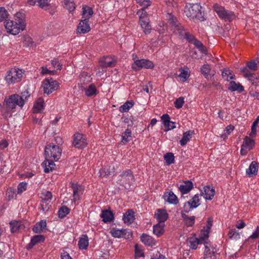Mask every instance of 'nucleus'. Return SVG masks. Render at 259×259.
<instances>
[{"instance_id":"f257e3e1","label":"nucleus","mask_w":259,"mask_h":259,"mask_svg":"<svg viewBox=\"0 0 259 259\" xmlns=\"http://www.w3.org/2000/svg\"><path fill=\"white\" fill-rule=\"evenodd\" d=\"M166 20L167 21V26H169L174 33L178 35L179 37L181 38L186 39L189 42L194 44L198 49L203 48L202 43L196 39L192 34L188 32L174 15L171 13H167L166 15Z\"/></svg>"},{"instance_id":"f03ea898","label":"nucleus","mask_w":259,"mask_h":259,"mask_svg":"<svg viewBox=\"0 0 259 259\" xmlns=\"http://www.w3.org/2000/svg\"><path fill=\"white\" fill-rule=\"evenodd\" d=\"M6 106L2 109V115L7 119L8 117L12 116V114L14 112L13 110L17 105L20 107L24 106V102L20 100L19 95L18 94H14L10 96L6 101Z\"/></svg>"},{"instance_id":"7ed1b4c3","label":"nucleus","mask_w":259,"mask_h":259,"mask_svg":"<svg viewBox=\"0 0 259 259\" xmlns=\"http://www.w3.org/2000/svg\"><path fill=\"white\" fill-rule=\"evenodd\" d=\"M201 6L198 4H189L185 7L184 13L188 17L203 21L205 18L204 13L201 11Z\"/></svg>"},{"instance_id":"20e7f679","label":"nucleus","mask_w":259,"mask_h":259,"mask_svg":"<svg viewBox=\"0 0 259 259\" xmlns=\"http://www.w3.org/2000/svg\"><path fill=\"white\" fill-rule=\"evenodd\" d=\"M213 9L219 17L225 21L230 22L235 18V15L233 12L226 10L223 7L218 4H215L213 5Z\"/></svg>"},{"instance_id":"39448f33","label":"nucleus","mask_w":259,"mask_h":259,"mask_svg":"<svg viewBox=\"0 0 259 259\" xmlns=\"http://www.w3.org/2000/svg\"><path fill=\"white\" fill-rule=\"evenodd\" d=\"M62 150L57 145H48L46 147L45 154L46 158H51L55 161L59 160L61 157Z\"/></svg>"},{"instance_id":"423d86ee","label":"nucleus","mask_w":259,"mask_h":259,"mask_svg":"<svg viewBox=\"0 0 259 259\" xmlns=\"http://www.w3.org/2000/svg\"><path fill=\"white\" fill-rule=\"evenodd\" d=\"M23 74L22 70L15 68H12L7 72L5 79L9 84H14L21 80Z\"/></svg>"},{"instance_id":"0eeeda50","label":"nucleus","mask_w":259,"mask_h":259,"mask_svg":"<svg viewBox=\"0 0 259 259\" xmlns=\"http://www.w3.org/2000/svg\"><path fill=\"white\" fill-rule=\"evenodd\" d=\"M52 194L50 191H45L42 192L40 203V209L44 212H47L51 207Z\"/></svg>"},{"instance_id":"6e6552de","label":"nucleus","mask_w":259,"mask_h":259,"mask_svg":"<svg viewBox=\"0 0 259 259\" xmlns=\"http://www.w3.org/2000/svg\"><path fill=\"white\" fill-rule=\"evenodd\" d=\"M59 84L52 78H47L42 82V87L44 88V93L49 94L57 90Z\"/></svg>"},{"instance_id":"1a4fd4ad","label":"nucleus","mask_w":259,"mask_h":259,"mask_svg":"<svg viewBox=\"0 0 259 259\" xmlns=\"http://www.w3.org/2000/svg\"><path fill=\"white\" fill-rule=\"evenodd\" d=\"M132 67L134 70L138 71L143 68L152 69L154 68V65L152 61L143 59L135 60Z\"/></svg>"},{"instance_id":"9d476101","label":"nucleus","mask_w":259,"mask_h":259,"mask_svg":"<svg viewBox=\"0 0 259 259\" xmlns=\"http://www.w3.org/2000/svg\"><path fill=\"white\" fill-rule=\"evenodd\" d=\"M110 233L114 238H124L129 239L132 237V233L129 230L125 229H118L117 228H111Z\"/></svg>"},{"instance_id":"9b49d317","label":"nucleus","mask_w":259,"mask_h":259,"mask_svg":"<svg viewBox=\"0 0 259 259\" xmlns=\"http://www.w3.org/2000/svg\"><path fill=\"white\" fill-rule=\"evenodd\" d=\"M241 71L243 73V76L251 82V83L257 86L259 85V75L251 73L247 68H242L240 69Z\"/></svg>"},{"instance_id":"f8f14e48","label":"nucleus","mask_w":259,"mask_h":259,"mask_svg":"<svg viewBox=\"0 0 259 259\" xmlns=\"http://www.w3.org/2000/svg\"><path fill=\"white\" fill-rule=\"evenodd\" d=\"M5 26L7 32L13 35H16L22 30L18 24L13 20L6 21L5 22Z\"/></svg>"},{"instance_id":"ddd939ff","label":"nucleus","mask_w":259,"mask_h":259,"mask_svg":"<svg viewBox=\"0 0 259 259\" xmlns=\"http://www.w3.org/2000/svg\"><path fill=\"white\" fill-rule=\"evenodd\" d=\"M200 204L199 196L198 194H196L191 199L185 204L184 209L185 212H188L190 209L196 208Z\"/></svg>"},{"instance_id":"4468645a","label":"nucleus","mask_w":259,"mask_h":259,"mask_svg":"<svg viewBox=\"0 0 259 259\" xmlns=\"http://www.w3.org/2000/svg\"><path fill=\"white\" fill-rule=\"evenodd\" d=\"M72 144L75 148H83L87 145V143L82 134L76 133L74 135Z\"/></svg>"},{"instance_id":"2eb2a0df","label":"nucleus","mask_w":259,"mask_h":259,"mask_svg":"<svg viewBox=\"0 0 259 259\" xmlns=\"http://www.w3.org/2000/svg\"><path fill=\"white\" fill-rule=\"evenodd\" d=\"M70 184L73 190V200L74 202H75L76 200L79 199L80 196L82 194L84 191V188L77 183L71 182Z\"/></svg>"},{"instance_id":"dca6fc26","label":"nucleus","mask_w":259,"mask_h":259,"mask_svg":"<svg viewBox=\"0 0 259 259\" xmlns=\"http://www.w3.org/2000/svg\"><path fill=\"white\" fill-rule=\"evenodd\" d=\"M119 177L120 178L118 181H119L120 183H130L133 182L134 180V177L130 169H127L122 171Z\"/></svg>"},{"instance_id":"f3484780","label":"nucleus","mask_w":259,"mask_h":259,"mask_svg":"<svg viewBox=\"0 0 259 259\" xmlns=\"http://www.w3.org/2000/svg\"><path fill=\"white\" fill-rule=\"evenodd\" d=\"M154 216L158 223L164 224L167 220L168 214L165 209L159 208L156 210Z\"/></svg>"},{"instance_id":"a211bd4d","label":"nucleus","mask_w":259,"mask_h":259,"mask_svg":"<svg viewBox=\"0 0 259 259\" xmlns=\"http://www.w3.org/2000/svg\"><path fill=\"white\" fill-rule=\"evenodd\" d=\"M25 14L22 12L17 13L14 16V21L18 24L22 30L25 28Z\"/></svg>"},{"instance_id":"6ab92c4d","label":"nucleus","mask_w":259,"mask_h":259,"mask_svg":"<svg viewBox=\"0 0 259 259\" xmlns=\"http://www.w3.org/2000/svg\"><path fill=\"white\" fill-rule=\"evenodd\" d=\"M214 189L209 186L204 187L203 190L201 191V195L207 200H211L214 195Z\"/></svg>"},{"instance_id":"aec40b11","label":"nucleus","mask_w":259,"mask_h":259,"mask_svg":"<svg viewBox=\"0 0 259 259\" xmlns=\"http://www.w3.org/2000/svg\"><path fill=\"white\" fill-rule=\"evenodd\" d=\"M91 28L89 24V20L86 19L82 20L78 26L77 31L79 33H86L90 31Z\"/></svg>"},{"instance_id":"412c9836","label":"nucleus","mask_w":259,"mask_h":259,"mask_svg":"<svg viewBox=\"0 0 259 259\" xmlns=\"http://www.w3.org/2000/svg\"><path fill=\"white\" fill-rule=\"evenodd\" d=\"M161 119L165 127L166 131H169L176 127V122L170 120V117L168 114H164L161 117Z\"/></svg>"},{"instance_id":"4be33fe9","label":"nucleus","mask_w":259,"mask_h":259,"mask_svg":"<svg viewBox=\"0 0 259 259\" xmlns=\"http://www.w3.org/2000/svg\"><path fill=\"white\" fill-rule=\"evenodd\" d=\"M54 161H55V160H53V159L51 158H46V160L42 162V166L46 173H48L55 169L56 164Z\"/></svg>"},{"instance_id":"5701e85b","label":"nucleus","mask_w":259,"mask_h":259,"mask_svg":"<svg viewBox=\"0 0 259 259\" xmlns=\"http://www.w3.org/2000/svg\"><path fill=\"white\" fill-rule=\"evenodd\" d=\"M135 220V212L133 209H128L123 215L122 220L127 225H131Z\"/></svg>"},{"instance_id":"b1692460","label":"nucleus","mask_w":259,"mask_h":259,"mask_svg":"<svg viewBox=\"0 0 259 259\" xmlns=\"http://www.w3.org/2000/svg\"><path fill=\"white\" fill-rule=\"evenodd\" d=\"M163 197L165 201L170 204H177L179 202L177 197L172 191L165 192Z\"/></svg>"},{"instance_id":"393cba45","label":"nucleus","mask_w":259,"mask_h":259,"mask_svg":"<svg viewBox=\"0 0 259 259\" xmlns=\"http://www.w3.org/2000/svg\"><path fill=\"white\" fill-rule=\"evenodd\" d=\"M45 237L42 235H36L33 236L30 240V242L27 245V248L31 249L34 245L39 243L43 242L45 241Z\"/></svg>"},{"instance_id":"a878e982","label":"nucleus","mask_w":259,"mask_h":259,"mask_svg":"<svg viewBox=\"0 0 259 259\" xmlns=\"http://www.w3.org/2000/svg\"><path fill=\"white\" fill-rule=\"evenodd\" d=\"M100 217L104 223L111 222L114 220V215L112 212L107 209L102 210Z\"/></svg>"},{"instance_id":"bb28decb","label":"nucleus","mask_w":259,"mask_h":259,"mask_svg":"<svg viewBox=\"0 0 259 259\" xmlns=\"http://www.w3.org/2000/svg\"><path fill=\"white\" fill-rule=\"evenodd\" d=\"M257 170L258 163L255 161H252L249 168L246 169V172L249 177H253L257 174Z\"/></svg>"},{"instance_id":"cd10ccee","label":"nucleus","mask_w":259,"mask_h":259,"mask_svg":"<svg viewBox=\"0 0 259 259\" xmlns=\"http://www.w3.org/2000/svg\"><path fill=\"white\" fill-rule=\"evenodd\" d=\"M193 188V184L192 182L188 181L184 182L182 184L180 185L179 187V190L182 194H184L190 192Z\"/></svg>"},{"instance_id":"c85d7f7f","label":"nucleus","mask_w":259,"mask_h":259,"mask_svg":"<svg viewBox=\"0 0 259 259\" xmlns=\"http://www.w3.org/2000/svg\"><path fill=\"white\" fill-rule=\"evenodd\" d=\"M141 241L146 245L152 246L155 245V240L150 235L143 233L141 237Z\"/></svg>"},{"instance_id":"c756f323","label":"nucleus","mask_w":259,"mask_h":259,"mask_svg":"<svg viewBox=\"0 0 259 259\" xmlns=\"http://www.w3.org/2000/svg\"><path fill=\"white\" fill-rule=\"evenodd\" d=\"M100 65L103 68L112 67L114 64L113 59L110 56L104 57L99 61Z\"/></svg>"},{"instance_id":"7c9ffc66","label":"nucleus","mask_w":259,"mask_h":259,"mask_svg":"<svg viewBox=\"0 0 259 259\" xmlns=\"http://www.w3.org/2000/svg\"><path fill=\"white\" fill-rule=\"evenodd\" d=\"M11 231L16 233L23 230L25 228L21 221H14L10 223Z\"/></svg>"},{"instance_id":"2f4dec72","label":"nucleus","mask_w":259,"mask_h":259,"mask_svg":"<svg viewBox=\"0 0 259 259\" xmlns=\"http://www.w3.org/2000/svg\"><path fill=\"white\" fill-rule=\"evenodd\" d=\"M47 227V223L45 220H41L37 223L32 229L33 232L35 233H40L45 230Z\"/></svg>"},{"instance_id":"473e14b6","label":"nucleus","mask_w":259,"mask_h":259,"mask_svg":"<svg viewBox=\"0 0 259 259\" xmlns=\"http://www.w3.org/2000/svg\"><path fill=\"white\" fill-rule=\"evenodd\" d=\"M194 134V131L190 130L183 134L182 139L180 141L181 146H185L188 141L192 138V135Z\"/></svg>"},{"instance_id":"72a5a7b5","label":"nucleus","mask_w":259,"mask_h":259,"mask_svg":"<svg viewBox=\"0 0 259 259\" xmlns=\"http://www.w3.org/2000/svg\"><path fill=\"white\" fill-rule=\"evenodd\" d=\"M188 245L192 249H196L199 244L202 243L200 239L196 237H190L187 241Z\"/></svg>"},{"instance_id":"f704fd0d","label":"nucleus","mask_w":259,"mask_h":259,"mask_svg":"<svg viewBox=\"0 0 259 259\" xmlns=\"http://www.w3.org/2000/svg\"><path fill=\"white\" fill-rule=\"evenodd\" d=\"M78 247L81 249H86L89 245V239L87 235H83L79 238L78 243Z\"/></svg>"},{"instance_id":"c9c22d12","label":"nucleus","mask_w":259,"mask_h":259,"mask_svg":"<svg viewBox=\"0 0 259 259\" xmlns=\"http://www.w3.org/2000/svg\"><path fill=\"white\" fill-rule=\"evenodd\" d=\"M228 90L231 91H238L242 92L244 91L243 87L239 83H236L234 81H231L229 84Z\"/></svg>"},{"instance_id":"e433bc0d","label":"nucleus","mask_w":259,"mask_h":259,"mask_svg":"<svg viewBox=\"0 0 259 259\" xmlns=\"http://www.w3.org/2000/svg\"><path fill=\"white\" fill-rule=\"evenodd\" d=\"M44 101L43 99L40 98L35 102L33 110L34 113H38L44 109Z\"/></svg>"},{"instance_id":"4c0bfd02","label":"nucleus","mask_w":259,"mask_h":259,"mask_svg":"<svg viewBox=\"0 0 259 259\" xmlns=\"http://www.w3.org/2000/svg\"><path fill=\"white\" fill-rule=\"evenodd\" d=\"M259 66V59L252 60L248 62L246 64V66L245 68H247L249 71H256Z\"/></svg>"},{"instance_id":"58836bf2","label":"nucleus","mask_w":259,"mask_h":259,"mask_svg":"<svg viewBox=\"0 0 259 259\" xmlns=\"http://www.w3.org/2000/svg\"><path fill=\"white\" fill-rule=\"evenodd\" d=\"M93 14V9L89 7L85 6L82 8V18L87 19L88 20L92 16Z\"/></svg>"},{"instance_id":"ea45409f","label":"nucleus","mask_w":259,"mask_h":259,"mask_svg":"<svg viewBox=\"0 0 259 259\" xmlns=\"http://www.w3.org/2000/svg\"><path fill=\"white\" fill-rule=\"evenodd\" d=\"M164 224L158 223L153 226V233L157 236L162 235L164 233Z\"/></svg>"},{"instance_id":"a19ab883","label":"nucleus","mask_w":259,"mask_h":259,"mask_svg":"<svg viewBox=\"0 0 259 259\" xmlns=\"http://www.w3.org/2000/svg\"><path fill=\"white\" fill-rule=\"evenodd\" d=\"M254 145V141L253 140L250 139L248 137H246L243 140L242 146L248 149V150L252 149Z\"/></svg>"},{"instance_id":"79ce46f5","label":"nucleus","mask_w":259,"mask_h":259,"mask_svg":"<svg viewBox=\"0 0 259 259\" xmlns=\"http://www.w3.org/2000/svg\"><path fill=\"white\" fill-rule=\"evenodd\" d=\"M140 22L144 32L146 34L149 33L151 29V26L149 24V19L142 20V21H140Z\"/></svg>"},{"instance_id":"37998d69","label":"nucleus","mask_w":259,"mask_h":259,"mask_svg":"<svg viewBox=\"0 0 259 259\" xmlns=\"http://www.w3.org/2000/svg\"><path fill=\"white\" fill-rule=\"evenodd\" d=\"M64 7L71 12L75 9V4L73 0H64Z\"/></svg>"},{"instance_id":"c03bdc74","label":"nucleus","mask_w":259,"mask_h":259,"mask_svg":"<svg viewBox=\"0 0 259 259\" xmlns=\"http://www.w3.org/2000/svg\"><path fill=\"white\" fill-rule=\"evenodd\" d=\"M97 94V90L94 84H90L87 89L85 90V94L88 97L96 95Z\"/></svg>"},{"instance_id":"a18cd8bd","label":"nucleus","mask_w":259,"mask_h":259,"mask_svg":"<svg viewBox=\"0 0 259 259\" xmlns=\"http://www.w3.org/2000/svg\"><path fill=\"white\" fill-rule=\"evenodd\" d=\"M210 66L208 64H204L201 68V71L202 74L207 79H208L211 77L210 74Z\"/></svg>"},{"instance_id":"49530a36","label":"nucleus","mask_w":259,"mask_h":259,"mask_svg":"<svg viewBox=\"0 0 259 259\" xmlns=\"http://www.w3.org/2000/svg\"><path fill=\"white\" fill-rule=\"evenodd\" d=\"M164 159L167 165H169L175 162V156L173 153L168 152L164 155Z\"/></svg>"},{"instance_id":"de8ad7c7","label":"nucleus","mask_w":259,"mask_h":259,"mask_svg":"<svg viewBox=\"0 0 259 259\" xmlns=\"http://www.w3.org/2000/svg\"><path fill=\"white\" fill-rule=\"evenodd\" d=\"M132 133L131 130L126 129L122 135L121 142L125 144L131 140Z\"/></svg>"},{"instance_id":"09e8293b","label":"nucleus","mask_w":259,"mask_h":259,"mask_svg":"<svg viewBox=\"0 0 259 259\" xmlns=\"http://www.w3.org/2000/svg\"><path fill=\"white\" fill-rule=\"evenodd\" d=\"M222 75L225 79L227 80L233 79L234 77L232 72L229 69H224L222 71Z\"/></svg>"},{"instance_id":"8fccbe9b","label":"nucleus","mask_w":259,"mask_h":259,"mask_svg":"<svg viewBox=\"0 0 259 259\" xmlns=\"http://www.w3.org/2000/svg\"><path fill=\"white\" fill-rule=\"evenodd\" d=\"M228 236L230 239L238 240L240 238V233L235 229H230L228 233Z\"/></svg>"},{"instance_id":"3c124183","label":"nucleus","mask_w":259,"mask_h":259,"mask_svg":"<svg viewBox=\"0 0 259 259\" xmlns=\"http://www.w3.org/2000/svg\"><path fill=\"white\" fill-rule=\"evenodd\" d=\"M182 217L184 218L185 224L187 226H192L194 225L195 218L194 216L189 217L186 214H182Z\"/></svg>"},{"instance_id":"603ef678","label":"nucleus","mask_w":259,"mask_h":259,"mask_svg":"<svg viewBox=\"0 0 259 259\" xmlns=\"http://www.w3.org/2000/svg\"><path fill=\"white\" fill-rule=\"evenodd\" d=\"M70 212V209L66 206L61 207L58 211V215L60 218H63Z\"/></svg>"},{"instance_id":"864d4df0","label":"nucleus","mask_w":259,"mask_h":259,"mask_svg":"<svg viewBox=\"0 0 259 259\" xmlns=\"http://www.w3.org/2000/svg\"><path fill=\"white\" fill-rule=\"evenodd\" d=\"M133 103L132 102L127 101L119 108V111L121 112H126L132 107Z\"/></svg>"},{"instance_id":"5fc2aeb1","label":"nucleus","mask_w":259,"mask_h":259,"mask_svg":"<svg viewBox=\"0 0 259 259\" xmlns=\"http://www.w3.org/2000/svg\"><path fill=\"white\" fill-rule=\"evenodd\" d=\"M144 256L143 250L141 249L138 245H135V258L138 259L141 257Z\"/></svg>"},{"instance_id":"6e6d98bb","label":"nucleus","mask_w":259,"mask_h":259,"mask_svg":"<svg viewBox=\"0 0 259 259\" xmlns=\"http://www.w3.org/2000/svg\"><path fill=\"white\" fill-rule=\"evenodd\" d=\"M38 6L42 9L47 10L49 7L48 0H37Z\"/></svg>"},{"instance_id":"4d7b16f0","label":"nucleus","mask_w":259,"mask_h":259,"mask_svg":"<svg viewBox=\"0 0 259 259\" xmlns=\"http://www.w3.org/2000/svg\"><path fill=\"white\" fill-rule=\"evenodd\" d=\"M136 2L143 8H147L151 4L150 0H136Z\"/></svg>"},{"instance_id":"13d9d810","label":"nucleus","mask_w":259,"mask_h":259,"mask_svg":"<svg viewBox=\"0 0 259 259\" xmlns=\"http://www.w3.org/2000/svg\"><path fill=\"white\" fill-rule=\"evenodd\" d=\"M27 184L26 183H20L17 187V193L19 194H21L22 192L26 190Z\"/></svg>"},{"instance_id":"bf43d9fd","label":"nucleus","mask_w":259,"mask_h":259,"mask_svg":"<svg viewBox=\"0 0 259 259\" xmlns=\"http://www.w3.org/2000/svg\"><path fill=\"white\" fill-rule=\"evenodd\" d=\"M184 103V98L182 97H181L176 99L174 104L175 106L177 109H180L182 107L183 104Z\"/></svg>"},{"instance_id":"052dcab7","label":"nucleus","mask_w":259,"mask_h":259,"mask_svg":"<svg viewBox=\"0 0 259 259\" xmlns=\"http://www.w3.org/2000/svg\"><path fill=\"white\" fill-rule=\"evenodd\" d=\"M190 74L187 71L184 69H181V73L179 74V77L181 78L182 81H185L189 78Z\"/></svg>"},{"instance_id":"680f3d73","label":"nucleus","mask_w":259,"mask_h":259,"mask_svg":"<svg viewBox=\"0 0 259 259\" xmlns=\"http://www.w3.org/2000/svg\"><path fill=\"white\" fill-rule=\"evenodd\" d=\"M259 121V117H257L255 121L253 122L251 125V132L250 134V136H253L256 135V126Z\"/></svg>"},{"instance_id":"e2e57ef3","label":"nucleus","mask_w":259,"mask_h":259,"mask_svg":"<svg viewBox=\"0 0 259 259\" xmlns=\"http://www.w3.org/2000/svg\"><path fill=\"white\" fill-rule=\"evenodd\" d=\"M8 12L7 10L3 7L0 8V22L3 21L8 17Z\"/></svg>"},{"instance_id":"0e129e2a","label":"nucleus","mask_w":259,"mask_h":259,"mask_svg":"<svg viewBox=\"0 0 259 259\" xmlns=\"http://www.w3.org/2000/svg\"><path fill=\"white\" fill-rule=\"evenodd\" d=\"M30 95V94L29 92L27 90H25V91L21 93V96H19L20 100H22L23 102H24V104L25 101L27 100Z\"/></svg>"},{"instance_id":"69168bd1","label":"nucleus","mask_w":259,"mask_h":259,"mask_svg":"<svg viewBox=\"0 0 259 259\" xmlns=\"http://www.w3.org/2000/svg\"><path fill=\"white\" fill-rule=\"evenodd\" d=\"M209 231L207 230L201 231L199 239L202 242L206 241L205 240L208 237Z\"/></svg>"},{"instance_id":"338daca9","label":"nucleus","mask_w":259,"mask_h":259,"mask_svg":"<svg viewBox=\"0 0 259 259\" xmlns=\"http://www.w3.org/2000/svg\"><path fill=\"white\" fill-rule=\"evenodd\" d=\"M205 246L204 253L211 252L213 248L211 247L210 243L207 241L202 242Z\"/></svg>"},{"instance_id":"774afa93","label":"nucleus","mask_w":259,"mask_h":259,"mask_svg":"<svg viewBox=\"0 0 259 259\" xmlns=\"http://www.w3.org/2000/svg\"><path fill=\"white\" fill-rule=\"evenodd\" d=\"M214 252L213 249H212L211 252L204 253V259H215Z\"/></svg>"}]
</instances>
